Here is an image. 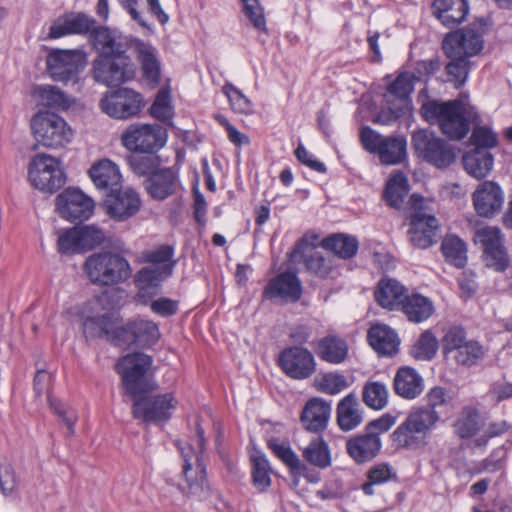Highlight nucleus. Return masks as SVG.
Masks as SVG:
<instances>
[{
    "label": "nucleus",
    "mask_w": 512,
    "mask_h": 512,
    "mask_svg": "<svg viewBox=\"0 0 512 512\" xmlns=\"http://www.w3.org/2000/svg\"><path fill=\"white\" fill-rule=\"evenodd\" d=\"M83 333L90 339L105 338L115 346L150 347L160 338L155 322L138 319L123 325L115 313L87 317L83 322Z\"/></svg>",
    "instance_id": "1"
},
{
    "label": "nucleus",
    "mask_w": 512,
    "mask_h": 512,
    "mask_svg": "<svg viewBox=\"0 0 512 512\" xmlns=\"http://www.w3.org/2000/svg\"><path fill=\"white\" fill-rule=\"evenodd\" d=\"M420 111L427 121H436L442 133L453 140L463 139L467 135L469 119L474 116L472 107L461 98L447 102L428 100Z\"/></svg>",
    "instance_id": "2"
},
{
    "label": "nucleus",
    "mask_w": 512,
    "mask_h": 512,
    "mask_svg": "<svg viewBox=\"0 0 512 512\" xmlns=\"http://www.w3.org/2000/svg\"><path fill=\"white\" fill-rule=\"evenodd\" d=\"M194 446L190 443H177L183 458L182 482L179 488L184 494L201 497L208 490L206 468L203 463L205 449L204 430L199 423L196 426V438Z\"/></svg>",
    "instance_id": "3"
},
{
    "label": "nucleus",
    "mask_w": 512,
    "mask_h": 512,
    "mask_svg": "<svg viewBox=\"0 0 512 512\" xmlns=\"http://www.w3.org/2000/svg\"><path fill=\"white\" fill-rule=\"evenodd\" d=\"M84 271L91 283L98 286H114L124 283L132 275L129 261L120 253L95 252L84 262Z\"/></svg>",
    "instance_id": "4"
},
{
    "label": "nucleus",
    "mask_w": 512,
    "mask_h": 512,
    "mask_svg": "<svg viewBox=\"0 0 512 512\" xmlns=\"http://www.w3.org/2000/svg\"><path fill=\"white\" fill-rule=\"evenodd\" d=\"M433 417L430 413L413 408L391 435L395 446L412 451L423 448L431 430L436 426Z\"/></svg>",
    "instance_id": "5"
},
{
    "label": "nucleus",
    "mask_w": 512,
    "mask_h": 512,
    "mask_svg": "<svg viewBox=\"0 0 512 512\" xmlns=\"http://www.w3.org/2000/svg\"><path fill=\"white\" fill-rule=\"evenodd\" d=\"M152 363V357L141 352L127 354L117 361L115 370L121 376L125 393L129 397L148 393L152 389L146 377Z\"/></svg>",
    "instance_id": "6"
},
{
    "label": "nucleus",
    "mask_w": 512,
    "mask_h": 512,
    "mask_svg": "<svg viewBox=\"0 0 512 512\" xmlns=\"http://www.w3.org/2000/svg\"><path fill=\"white\" fill-rule=\"evenodd\" d=\"M416 155L436 168H447L456 160L453 146L429 129H419L412 135Z\"/></svg>",
    "instance_id": "7"
},
{
    "label": "nucleus",
    "mask_w": 512,
    "mask_h": 512,
    "mask_svg": "<svg viewBox=\"0 0 512 512\" xmlns=\"http://www.w3.org/2000/svg\"><path fill=\"white\" fill-rule=\"evenodd\" d=\"M443 352L460 366L478 365L485 356V348L474 339H468L464 328L452 326L442 339Z\"/></svg>",
    "instance_id": "8"
},
{
    "label": "nucleus",
    "mask_w": 512,
    "mask_h": 512,
    "mask_svg": "<svg viewBox=\"0 0 512 512\" xmlns=\"http://www.w3.org/2000/svg\"><path fill=\"white\" fill-rule=\"evenodd\" d=\"M31 129L35 140L48 148L64 147L73 139V131L64 118L49 111L35 114Z\"/></svg>",
    "instance_id": "9"
},
{
    "label": "nucleus",
    "mask_w": 512,
    "mask_h": 512,
    "mask_svg": "<svg viewBox=\"0 0 512 512\" xmlns=\"http://www.w3.org/2000/svg\"><path fill=\"white\" fill-rule=\"evenodd\" d=\"M489 25L484 19H476L467 27L453 33H449L443 40V50L452 56L462 55L473 57L478 55L484 47V35L488 32Z\"/></svg>",
    "instance_id": "10"
},
{
    "label": "nucleus",
    "mask_w": 512,
    "mask_h": 512,
    "mask_svg": "<svg viewBox=\"0 0 512 512\" xmlns=\"http://www.w3.org/2000/svg\"><path fill=\"white\" fill-rule=\"evenodd\" d=\"M87 64V55L81 49L52 50L46 59L47 71L57 82L77 83L79 74Z\"/></svg>",
    "instance_id": "11"
},
{
    "label": "nucleus",
    "mask_w": 512,
    "mask_h": 512,
    "mask_svg": "<svg viewBox=\"0 0 512 512\" xmlns=\"http://www.w3.org/2000/svg\"><path fill=\"white\" fill-rule=\"evenodd\" d=\"M91 73L97 83L114 87L133 80L136 68L130 56H97L92 62Z\"/></svg>",
    "instance_id": "12"
},
{
    "label": "nucleus",
    "mask_w": 512,
    "mask_h": 512,
    "mask_svg": "<svg viewBox=\"0 0 512 512\" xmlns=\"http://www.w3.org/2000/svg\"><path fill=\"white\" fill-rule=\"evenodd\" d=\"M413 77L410 73H400L388 86L384 97L387 108L377 115L376 121L388 125L404 115L409 108V96L413 92Z\"/></svg>",
    "instance_id": "13"
},
{
    "label": "nucleus",
    "mask_w": 512,
    "mask_h": 512,
    "mask_svg": "<svg viewBox=\"0 0 512 512\" xmlns=\"http://www.w3.org/2000/svg\"><path fill=\"white\" fill-rule=\"evenodd\" d=\"M133 401L132 414L134 418L147 423L167 422L177 401L171 393L151 396L147 393L131 396Z\"/></svg>",
    "instance_id": "14"
},
{
    "label": "nucleus",
    "mask_w": 512,
    "mask_h": 512,
    "mask_svg": "<svg viewBox=\"0 0 512 512\" xmlns=\"http://www.w3.org/2000/svg\"><path fill=\"white\" fill-rule=\"evenodd\" d=\"M167 133L158 124H132L122 134L121 141L130 151L154 154L166 143Z\"/></svg>",
    "instance_id": "15"
},
{
    "label": "nucleus",
    "mask_w": 512,
    "mask_h": 512,
    "mask_svg": "<svg viewBox=\"0 0 512 512\" xmlns=\"http://www.w3.org/2000/svg\"><path fill=\"white\" fill-rule=\"evenodd\" d=\"M29 180L38 190L53 193L66 181L60 162L46 154H38L30 162Z\"/></svg>",
    "instance_id": "16"
},
{
    "label": "nucleus",
    "mask_w": 512,
    "mask_h": 512,
    "mask_svg": "<svg viewBox=\"0 0 512 512\" xmlns=\"http://www.w3.org/2000/svg\"><path fill=\"white\" fill-rule=\"evenodd\" d=\"M143 96L130 88H120L106 93L100 101L102 111L115 119H128L137 115L144 107Z\"/></svg>",
    "instance_id": "17"
},
{
    "label": "nucleus",
    "mask_w": 512,
    "mask_h": 512,
    "mask_svg": "<svg viewBox=\"0 0 512 512\" xmlns=\"http://www.w3.org/2000/svg\"><path fill=\"white\" fill-rule=\"evenodd\" d=\"M278 365L291 379L305 380L316 372V360L310 350L302 346L283 349L278 356Z\"/></svg>",
    "instance_id": "18"
},
{
    "label": "nucleus",
    "mask_w": 512,
    "mask_h": 512,
    "mask_svg": "<svg viewBox=\"0 0 512 512\" xmlns=\"http://www.w3.org/2000/svg\"><path fill=\"white\" fill-rule=\"evenodd\" d=\"M476 244L483 249L484 261L488 267L496 271H504L509 264V258L502 243L500 230L496 227H484L476 231Z\"/></svg>",
    "instance_id": "19"
},
{
    "label": "nucleus",
    "mask_w": 512,
    "mask_h": 512,
    "mask_svg": "<svg viewBox=\"0 0 512 512\" xmlns=\"http://www.w3.org/2000/svg\"><path fill=\"white\" fill-rule=\"evenodd\" d=\"M94 201L78 189L68 188L56 197L59 215L71 222L88 219L94 211Z\"/></svg>",
    "instance_id": "20"
},
{
    "label": "nucleus",
    "mask_w": 512,
    "mask_h": 512,
    "mask_svg": "<svg viewBox=\"0 0 512 512\" xmlns=\"http://www.w3.org/2000/svg\"><path fill=\"white\" fill-rule=\"evenodd\" d=\"M91 39L98 56L122 57L129 56L127 53L133 50L135 38L108 27H98L92 30Z\"/></svg>",
    "instance_id": "21"
},
{
    "label": "nucleus",
    "mask_w": 512,
    "mask_h": 512,
    "mask_svg": "<svg viewBox=\"0 0 512 512\" xmlns=\"http://www.w3.org/2000/svg\"><path fill=\"white\" fill-rule=\"evenodd\" d=\"M133 52L145 83L156 88L161 82L162 63L159 50L150 42L134 39Z\"/></svg>",
    "instance_id": "22"
},
{
    "label": "nucleus",
    "mask_w": 512,
    "mask_h": 512,
    "mask_svg": "<svg viewBox=\"0 0 512 512\" xmlns=\"http://www.w3.org/2000/svg\"><path fill=\"white\" fill-rule=\"evenodd\" d=\"M141 207L139 194L132 188L122 189L121 186L108 192L104 199L106 213L117 221H124L134 216Z\"/></svg>",
    "instance_id": "23"
},
{
    "label": "nucleus",
    "mask_w": 512,
    "mask_h": 512,
    "mask_svg": "<svg viewBox=\"0 0 512 512\" xmlns=\"http://www.w3.org/2000/svg\"><path fill=\"white\" fill-rule=\"evenodd\" d=\"M302 295V284L295 273L283 272L271 278L263 290V297L272 301L295 303Z\"/></svg>",
    "instance_id": "24"
},
{
    "label": "nucleus",
    "mask_w": 512,
    "mask_h": 512,
    "mask_svg": "<svg viewBox=\"0 0 512 512\" xmlns=\"http://www.w3.org/2000/svg\"><path fill=\"white\" fill-rule=\"evenodd\" d=\"M291 258L302 259L306 268L321 278L330 276L334 270V256L323 255L305 238L296 243L291 252Z\"/></svg>",
    "instance_id": "25"
},
{
    "label": "nucleus",
    "mask_w": 512,
    "mask_h": 512,
    "mask_svg": "<svg viewBox=\"0 0 512 512\" xmlns=\"http://www.w3.org/2000/svg\"><path fill=\"white\" fill-rule=\"evenodd\" d=\"M504 202V195L498 184L485 181L473 193V204L481 217H491L498 213Z\"/></svg>",
    "instance_id": "26"
},
{
    "label": "nucleus",
    "mask_w": 512,
    "mask_h": 512,
    "mask_svg": "<svg viewBox=\"0 0 512 512\" xmlns=\"http://www.w3.org/2000/svg\"><path fill=\"white\" fill-rule=\"evenodd\" d=\"M148 194L156 200H165L177 193L181 184L178 175L172 168L158 169L144 182Z\"/></svg>",
    "instance_id": "27"
},
{
    "label": "nucleus",
    "mask_w": 512,
    "mask_h": 512,
    "mask_svg": "<svg viewBox=\"0 0 512 512\" xmlns=\"http://www.w3.org/2000/svg\"><path fill=\"white\" fill-rule=\"evenodd\" d=\"M467 0H434L431 4L432 15L445 27L458 26L467 16Z\"/></svg>",
    "instance_id": "28"
},
{
    "label": "nucleus",
    "mask_w": 512,
    "mask_h": 512,
    "mask_svg": "<svg viewBox=\"0 0 512 512\" xmlns=\"http://www.w3.org/2000/svg\"><path fill=\"white\" fill-rule=\"evenodd\" d=\"M350 457L357 463H365L375 458L381 449V440L376 433L367 432L350 438L346 442Z\"/></svg>",
    "instance_id": "29"
},
{
    "label": "nucleus",
    "mask_w": 512,
    "mask_h": 512,
    "mask_svg": "<svg viewBox=\"0 0 512 512\" xmlns=\"http://www.w3.org/2000/svg\"><path fill=\"white\" fill-rule=\"evenodd\" d=\"M367 339L373 350L380 356H393L399 350L400 339L388 325H372L368 330Z\"/></svg>",
    "instance_id": "30"
},
{
    "label": "nucleus",
    "mask_w": 512,
    "mask_h": 512,
    "mask_svg": "<svg viewBox=\"0 0 512 512\" xmlns=\"http://www.w3.org/2000/svg\"><path fill=\"white\" fill-rule=\"evenodd\" d=\"M88 173L94 185L99 190H104L106 194L121 186L122 177L119 168L109 159L94 163Z\"/></svg>",
    "instance_id": "31"
},
{
    "label": "nucleus",
    "mask_w": 512,
    "mask_h": 512,
    "mask_svg": "<svg viewBox=\"0 0 512 512\" xmlns=\"http://www.w3.org/2000/svg\"><path fill=\"white\" fill-rule=\"evenodd\" d=\"M393 385L395 393L407 400L417 398L424 389L423 378L411 367L399 368L395 374Z\"/></svg>",
    "instance_id": "32"
},
{
    "label": "nucleus",
    "mask_w": 512,
    "mask_h": 512,
    "mask_svg": "<svg viewBox=\"0 0 512 512\" xmlns=\"http://www.w3.org/2000/svg\"><path fill=\"white\" fill-rule=\"evenodd\" d=\"M174 268L170 265H148L140 269L134 276V282L142 294H155L160 283L169 277Z\"/></svg>",
    "instance_id": "33"
},
{
    "label": "nucleus",
    "mask_w": 512,
    "mask_h": 512,
    "mask_svg": "<svg viewBox=\"0 0 512 512\" xmlns=\"http://www.w3.org/2000/svg\"><path fill=\"white\" fill-rule=\"evenodd\" d=\"M330 413L329 402L313 398L306 403L301 414V421L307 430L318 432L326 428Z\"/></svg>",
    "instance_id": "34"
},
{
    "label": "nucleus",
    "mask_w": 512,
    "mask_h": 512,
    "mask_svg": "<svg viewBox=\"0 0 512 512\" xmlns=\"http://www.w3.org/2000/svg\"><path fill=\"white\" fill-rule=\"evenodd\" d=\"M406 297L405 287L394 279H382L375 291L377 303L389 310L399 309Z\"/></svg>",
    "instance_id": "35"
},
{
    "label": "nucleus",
    "mask_w": 512,
    "mask_h": 512,
    "mask_svg": "<svg viewBox=\"0 0 512 512\" xmlns=\"http://www.w3.org/2000/svg\"><path fill=\"white\" fill-rule=\"evenodd\" d=\"M346 340L336 335H327L321 338L316 347L319 358L330 364H341L348 356Z\"/></svg>",
    "instance_id": "36"
},
{
    "label": "nucleus",
    "mask_w": 512,
    "mask_h": 512,
    "mask_svg": "<svg viewBox=\"0 0 512 512\" xmlns=\"http://www.w3.org/2000/svg\"><path fill=\"white\" fill-rule=\"evenodd\" d=\"M363 421L362 410L357 396L349 393L337 405V422L343 431H350Z\"/></svg>",
    "instance_id": "37"
},
{
    "label": "nucleus",
    "mask_w": 512,
    "mask_h": 512,
    "mask_svg": "<svg viewBox=\"0 0 512 512\" xmlns=\"http://www.w3.org/2000/svg\"><path fill=\"white\" fill-rule=\"evenodd\" d=\"M462 161L467 173L477 179L486 177L493 167V156L486 149L475 148L465 153Z\"/></svg>",
    "instance_id": "38"
},
{
    "label": "nucleus",
    "mask_w": 512,
    "mask_h": 512,
    "mask_svg": "<svg viewBox=\"0 0 512 512\" xmlns=\"http://www.w3.org/2000/svg\"><path fill=\"white\" fill-rule=\"evenodd\" d=\"M400 309L415 323L426 321L434 312L432 301L420 294L407 295Z\"/></svg>",
    "instance_id": "39"
},
{
    "label": "nucleus",
    "mask_w": 512,
    "mask_h": 512,
    "mask_svg": "<svg viewBox=\"0 0 512 512\" xmlns=\"http://www.w3.org/2000/svg\"><path fill=\"white\" fill-rule=\"evenodd\" d=\"M451 400L452 396L446 388L435 386L427 392L425 396L426 404L415 407V409L417 411L430 413L434 416L433 424L436 425L440 420V414L447 410Z\"/></svg>",
    "instance_id": "40"
},
{
    "label": "nucleus",
    "mask_w": 512,
    "mask_h": 512,
    "mask_svg": "<svg viewBox=\"0 0 512 512\" xmlns=\"http://www.w3.org/2000/svg\"><path fill=\"white\" fill-rule=\"evenodd\" d=\"M453 427L460 438L466 439L476 435L484 427V420L477 409L468 406L462 409Z\"/></svg>",
    "instance_id": "41"
},
{
    "label": "nucleus",
    "mask_w": 512,
    "mask_h": 512,
    "mask_svg": "<svg viewBox=\"0 0 512 512\" xmlns=\"http://www.w3.org/2000/svg\"><path fill=\"white\" fill-rule=\"evenodd\" d=\"M321 246L342 259L353 257L358 251V240L346 234H333L321 241Z\"/></svg>",
    "instance_id": "42"
},
{
    "label": "nucleus",
    "mask_w": 512,
    "mask_h": 512,
    "mask_svg": "<svg viewBox=\"0 0 512 512\" xmlns=\"http://www.w3.org/2000/svg\"><path fill=\"white\" fill-rule=\"evenodd\" d=\"M34 95L43 106L67 110L72 104V98L64 93L60 88L53 85H38L34 88Z\"/></svg>",
    "instance_id": "43"
},
{
    "label": "nucleus",
    "mask_w": 512,
    "mask_h": 512,
    "mask_svg": "<svg viewBox=\"0 0 512 512\" xmlns=\"http://www.w3.org/2000/svg\"><path fill=\"white\" fill-rule=\"evenodd\" d=\"M406 139L402 136L386 137L376 154L381 163L385 165H396L406 158Z\"/></svg>",
    "instance_id": "44"
},
{
    "label": "nucleus",
    "mask_w": 512,
    "mask_h": 512,
    "mask_svg": "<svg viewBox=\"0 0 512 512\" xmlns=\"http://www.w3.org/2000/svg\"><path fill=\"white\" fill-rule=\"evenodd\" d=\"M442 254L449 264L463 268L467 263V247L465 242L456 235H447L441 244Z\"/></svg>",
    "instance_id": "45"
},
{
    "label": "nucleus",
    "mask_w": 512,
    "mask_h": 512,
    "mask_svg": "<svg viewBox=\"0 0 512 512\" xmlns=\"http://www.w3.org/2000/svg\"><path fill=\"white\" fill-rule=\"evenodd\" d=\"M408 192V179L402 172H398L393 174L387 181L384 190V198L389 206L398 209L401 207Z\"/></svg>",
    "instance_id": "46"
},
{
    "label": "nucleus",
    "mask_w": 512,
    "mask_h": 512,
    "mask_svg": "<svg viewBox=\"0 0 512 512\" xmlns=\"http://www.w3.org/2000/svg\"><path fill=\"white\" fill-rule=\"evenodd\" d=\"M445 54L450 60L445 67L448 81L452 82L455 87L459 88L467 81L471 68V61L468 57L462 55L452 56L449 53Z\"/></svg>",
    "instance_id": "47"
},
{
    "label": "nucleus",
    "mask_w": 512,
    "mask_h": 512,
    "mask_svg": "<svg viewBox=\"0 0 512 512\" xmlns=\"http://www.w3.org/2000/svg\"><path fill=\"white\" fill-rule=\"evenodd\" d=\"M388 395L386 385L379 381H368L362 389L363 402L374 410H381L387 405Z\"/></svg>",
    "instance_id": "48"
},
{
    "label": "nucleus",
    "mask_w": 512,
    "mask_h": 512,
    "mask_svg": "<svg viewBox=\"0 0 512 512\" xmlns=\"http://www.w3.org/2000/svg\"><path fill=\"white\" fill-rule=\"evenodd\" d=\"M411 207L413 213L411 220H418L422 224V230L432 229L434 231L439 230V222L429 209L428 202L419 195L411 196Z\"/></svg>",
    "instance_id": "49"
},
{
    "label": "nucleus",
    "mask_w": 512,
    "mask_h": 512,
    "mask_svg": "<svg viewBox=\"0 0 512 512\" xmlns=\"http://www.w3.org/2000/svg\"><path fill=\"white\" fill-rule=\"evenodd\" d=\"M269 449L277 456L291 472H300L304 469L299 457L291 449L287 442L281 441L278 438H271L267 442Z\"/></svg>",
    "instance_id": "50"
},
{
    "label": "nucleus",
    "mask_w": 512,
    "mask_h": 512,
    "mask_svg": "<svg viewBox=\"0 0 512 512\" xmlns=\"http://www.w3.org/2000/svg\"><path fill=\"white\" fill-rule=\"evenodd\" d=\"M252 462V480L254 487L260 491H265L271 485V467L265 455L255 453L251 456Z\"/></svg>",
    "instance_id": "51"
},
{
    "label": "nucleus",
    "mask_w": 512,
    "mask_h": 512,
    "mask_svg": "<svg viewBox=\"0 0 512 512\" xmlns=\"http://www.w3.org/2000/svg\"><path fill=\"white\" fill-rule=\"evenodd\" d=\"M304 459L319 468H326L331 464L328 445L321 439L311 441L303 450Z\"/></svg>",
    "instance_id": "52"
},
{
    "label": "nucleus",
    "mask_w": 512,
    "mask_h": 512,
    "mask_svg": "<svg viewBox=\"0 0 512 512\" xmlns=\"http://www.w3.org/2000/svg\"><path fill=\"white\" fill-rule=\"evenodd\" d=\"M130 168L138 175H151L158 170L160 159L154 154H132L127 158Z\"/></svg>",
    "instance_id": "53"
},
{
    "label": "nucleus",
    "mask_w": 512,
    "mask_h": 512,
    "mask_svg": "<svg viewBox=\"0 0 512 512\" xmlns=\"http://www.w3.org/2000/svg\"><path fill=\"white\" fill-rule=\"evenodd\" d=\"M438 342L434 334L427 330L423 332L412 348V355L416 359L431 360L437 351Z\"/></svg>",
    "instance_id": "54"
},
{
    "label": "nucleus",
    "mask_w": 512,
    "mask_h": 512,
    "mask_svg": "<svg viewBox=\"0 0 512 512\" xmlns=\"http://www.w3.org/2000/svg\"><path fill=\"white\" fill-rule=\"evenodd\" d=\"M408 233L410 241L415 247L426 249L436 242L438 231L432 229L422 230L420 221L411 220Z\"/></svg>",
    "instance_id": "55"
},
{
    "label": "nucleus",
    "mask_w": 512,
    "mask_h": 512,
    "mask_svg": "<svg viewBox=\"0 0 512 512\" xmlns=\"http://www.w3.org/2000/svg\"><path fill=\"white\" fill-rule=\"evenodd\" d=\"M58 252L61 254H78L84 251L80 242L78 227L75 226L59 234L57 240Z\"/></svg>",
    "instance_id": "56"
},
{
    "label": "nucleus",
    "mask_w": 512,
    "mask_h": 512,
    "mask_svg": "<svg viewBox=\"0 0 512 512\" xmlns=\"http://www.w3.org/2000/svg\"><path fill=\"white\" fill-rule=\"evenodd\" d=\"M223 93L228 97L232 109L241 114H249L253 110L251 101L231 83H226L222 88Z\"/></svg>",
    "instance_id": "57"
},
{
    "label": "nucleus",
    "mask_w": 512,
    "mask_h": 512,
    "mask_svg": "<svg viewBox=\"0 0 512 512\" xmlns=\"http://www.w3.org/2000/svg\"><path fill=\"white\" fill-rule=\"evenodd\" d=\"M174 254V249L169 245H162L154 250H146L141 253L139 262L149 263L150 265H170L176 263L171 261Z\"/></svg>",
    "instance_id": "58"
},
{
    "label": "nucleus",
    "mask_w": 512,
    "mask_h": 512,
    "mask_svg": "<svg viewBox=\"0 0 512 512\" xmlns=\"http://www.w3.org/2000/svg\"><path fill=\"white\" fill-rule=\"evenodd\" d=\"M243 4L245 16L250 20L253 27L259 31L266 30L264 10L258 0H240Z\"/></svg>",
    "instance_id": "59"
},
{
    "label": "nucleus",
    "mask_w": 512,
    "mask_h": 512,
    "mask_svg": "<svg viewBox=\"0 0 512 512\" xmlns=\"http://www.w3.org/2000/svg\"><path fill=\"white\" fill-rule=\"evenodd\" d=\"M153 117L161 121H169L172 118V106L170 94L167 90H160L150 108Z\"/></svg>",
    "instance_id": "60"
},
{
    "label": "nucleus",
    "mask_w": 512,
    "mask_h": 512,
    "mask_svg": "<svg viewBox=\"0 0 512 512\" xmlns=\"http://www.w3.org/2000/svg\"><path fill=\"white\" fill-rule=\"evenodd\" d=\"M80 235V242L84 251L93 249L103 243L105 239L104 232L95 225L77 226Z\"/></svg>",
    "instance_id": "61"
},
{
    "label": "nucleus",
    "mask_w": 512,
    "mask_h": 512,
    "mask_svg": "<svg viewBox=\"0 0 512 512\" xmlns=\"http://www.w3.org/2000/svg\"><path fill=\"white\" fill-rule=\"evenodd\" d=\"M318 388L325 393L334 395L347 387L346 378L338 373H328L316 380Z\"/></svg>",
    "instance_id": "62"
},
{
    "label": "nucleus",
    "mask_w": 512,
    "mask_h": 512,
    "mask_svg": "<svg viewBox=\"0 0 512 512\" xmlns=\"http://www.w3.org/2000/svg\"><path fill=\"white\" fill-rule=\"evenodd\" d=\"M470 142L475 148L487 150L497 145V136L487 127L476 126L472 131Z\"/></svg>",
    "instance_id": "63"
},
{
    "label": "nucleus",
    "mask_w": 512,
    "mask_h": 512,
    "mask_svg": "<svg viewBox=\"0 0 512 512\" xmlns=\"http://www.w3.org/2000/svg\"><path fill=\"white\" fill-rule=\"evenodd\" d=\"M17 487V478L12 465L6 460L0 461V490L3 495L12 494Z\"/></svg>",
    "instance_id": "64"
}]
</instances>
